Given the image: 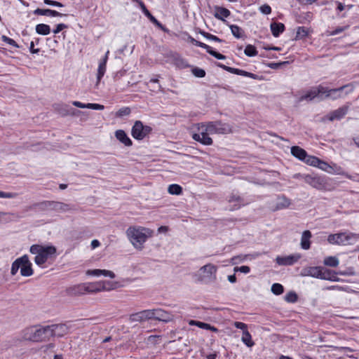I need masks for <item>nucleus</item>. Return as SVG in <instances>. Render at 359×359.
Returning <instances> with one entry per match:
<instances>
[{
    "mask_svg": "<svg viewBox=\"0 0 359 359\" xmlns=\"http://www.w3.org/2000/svg\"><path fill=\"white\" fill-rule=\"evenodd\" d=\"M346 86H344L337 88L329 89L327 87L319 85L318 86L311 88L304 95L301 96L300 100L311 101L315 98H317L319 101H322L328 97L337 99L340 97L339 93L341 92Z\"/></svg>",
    "mask_w": 359,
    "mask_h": 359,
    "instance_id": "obj_1",
    "label": "nucleus"
},
{
    "mask_svg": "<svg viewBox=\"0 0 359 359\" xmlns=\"http://www.w3.org/2000/svg\"><path fill=\"white\" fill-rule=\"evenodd\" d=\"M105 281L84 283L67 289V293L71 296H79L85 294H93L107 290Z\"/></svg>",
    "mask_w": 359,
    "mask_h": 359,
    "instance_id": "obj_2",
    "label": "nucleus"
},
{
    "mask_svg": "<svg viewBox=\"0 0 359 359\" xmlns=\"http://www.w3.org/2000/svg\"><path fill=\"white\" fill-rule=\"evenodd\" d=\"M50 327L40 325L29 327L24 330L25 339L33 342H46L50 341Z\"/></svg>",
    "mask_w": 359,
    "mask_h": 359,
    "instance_id": "obj_3",
    "label": "nucleus"
},
{
    "mask_svg": "<svg viewBox=\"0 0 359 359\" xmlns=\"http://www.w3.org/2000/svg\"><path fill=\"white\" fill-rule=\"evenodd\" d=\"M127 236L133 245L143 244L146 241L153 236L154 231L142 226H130L126 231Z\"/></svg>",
    "mask_w": 359,
    "mask_h": 359,
    "instance_id": "obj_4",
    "label": "nucleus"
},
{
    "mask_svg": "<svg viewBox=\"0 0 359 359\" xmlns=\"http://www.w3.org/2000/svg\"><path fill=\"white\" fill-rule=\"evenodd\" d=\"M57 248H29L30 252L35 254L34 262L39 266L43 267L46 262L52 263L56 257Z\"/></svg>",
    "mask_w": 359,
    "mask_h": 359,
    "instance_id": "obj_5",
    "label": "nucleus"
},
{
    "mask_svg": "<svg viewBox=\"0 0 359 359\" xmlns=\"http://www.w3.org/2000/svg\"><path fill=\"white\" fill-rule=\"evenodd\" d=\"M19 269H20V274L22 276L28 277L33 274L32 263L27 255H25L13 262L11 270V275L15 276Z\"/></svg>",
    "mask_w": 359,
    "mask_h": 359,
    "instance_id": "obj_6",
    "label": "nucleus"
},
{
    "mask_svg": "<svg viewBox=\"0 0 359 359\" xmlns=\"http://www.w3.org/2000/svg\"><path fill=\"white\" fill-rule=\"evenodd\" d=\"M358 236L351 232H340L330 234L327 237V241L332 245H354Z\"/></svg>",
    "mask_w": 359,
    "mask_h": 359,
    "instance_id": "obj_7",
    "label": "nucleus"
},
{
    "mask_svg": "<svg viewBox=\"0 0 359 359\" xmlns=\"http://www.w3.org/2000/svg\"><path fill=\"white\" fill-rule=\"evenodd\" d=\"M304 181L318 190H325L329 186L326 177L320 176L316 174H307L306 176H304Z\"/></svg>",
    "mask_w": 359,
    "mask_h": 359,
    "instance_id": "obj_8",
    "label": "nucleus"
},
{
    "mask_svg": "<svg viewBox=\"0 0 359 359\" xmlns=\"http://www.w3.org/2000/svg\"><path fill=\"white\" fill-rule=\"evenodd\" d=\"M206 132L210 134H227L231 132V126L221 121H211L207 123L205 126Z\"/></svg>",
    "mask_w": 359,
    "mask_h": 359,
    "instance_id": "obj_9",
    "label": "nucleus"
},
{
    "mask_svg": "<svg viewBox=\"0 0 359 359\" xmlns=\"http://www.w3.org/2000/svg\"><path fill=\"white\" fill-rule=\"evenodd\" d=\"M152 130L149 126L143 125L141 121H136L132 128L131 135L133 138L137 140H143Z\"/></svg>",
    "mask_w": 359,
    "mask_h": 359,
    "instance_id": "obj_10",
    "label": "nucleus"
},
{
    "mask_svg": "<svg viewBox=\"0 0 359 359\" xmlns=\"http://www.w3.org/2000/svg\"><path fill=\"white\" fill-rule=\"evenodd\" d=\"M48 326L50 327V338L62 337L69 333L70 328L67 323L52 324Z\"/></svg>",
    "mask_w": 359,
    "mask_h": 359,
    "instance_id": "obj_11",
    "label": "nucleus"
},
{
    "mask_svg": "<svg viewBox=\"0 0 359 359\" xmlns=\"http://www.w3.org/2000/svg\"><path fill=\"white\" fill-rule=\"evenodd\" d=\"M217 67L223 69L224 70H225L228 72H230L231 74H233L249 77V78H251V79H253L255 80H261L262 79V76H259V75L251 73V72H246L243 69L228 67V66H226L224 64L219 63V62H218L217 64Z\"/></svg>",
    "mask_w": 359,
    "mask_h": 359,
    "instance_id": "obj_12",
    "label": "nucleus"
},
{
    "mask_svg": "<svg viewBox=\"0 0 359 359\" xmlns=\"http://www.w3.org/2000/svg\"><path fill=\"white\" fill-rule=\"evenodd\" d=\"M301 257L302 255L299 253H294L286 256H278L276 262L280 266H291L297 262Z\"/></svg>",
    "mask_w": 359,
    "mask_h": 359,
    "instance_id": "obj_13",
    "label": "nucleus"
},
{
    "mask_svg": "<svg viewBox=\"0 0 359 359\" xmlns=\"http://www.w3.org/2000/svg\"><path fill=\"white\" fill-rule=\"evenodd\" d=\"M153 317L152 309H147L131 314L129 320L130 322H144L153 320Z\"/></svg>",
    "mask_w": 359,
    "mask_h": 359,
    "instance_id": "obj_14",
    "label": "nucleus"
},
{
    "mask_svg": "<svg viewBox=\"0 0 359 359\" xmlns=\"http://www.w3.org/2000/svg\"><path fill=\"white\" fill-rule=\"evenodd\" d=\"M153 320L168 323L173 320L174 316L161 309H152Z\"/></svg>",
    "mask_w": 359,
    "mask_h": 359,
    "instance_id": "obj_15",
    "label": "nucleus"
},
{
    "mask_svg": "<svg viewBox=\"0 0 359 359\" xmlns=\"http://www.w3.org/2000/svg\"><path fill=\"white\" fill-rule=\"evenodd\" d=\"M349 107L350 104L347 103L346 104L343 105L337 109L332 111L327 114V119L330 121L341 119L347 114L349 109Z\"/></svg>",
    "mask_w": 359,
    "mask_h": 359,
    "instance_id": "obj_16",
    "label": "nucleus"
},
{
    "mask_svg": "<svg viewBox=\"0 0 359 359\" xmlns=\"http://www.w3.org/2000/svg\"><path fill=\"white\" fill-rule=\"evenodd\" d=\"M291 154L299 160L305 162L307 164L308 159L313 156H310L307 152L299 146H293L291 147Z\"/></svg>",
    "mask_w": 359,
    "mask_h": 359,
    "instance_id": "obj_17",
    "label": "nucleus"
},
{
    "mask_svg": "<svg viewBox=\"0 0 359 359\" xmlns=\"http://www.w3.org/2000/svg\"><path fill=\"white\" fill-rule=\"evenodd\" d=\"M208 133L209 132H206L205 129L199 133H194L192 137L194 140L199 142L202 144L211 145L212 144V140L209 137Z\"/></svg>",
    "mask_w": 359,
    "mask_h": 359,
    "instance_id": "obj_18",
    "label": "nucleus"
},
{
    "mask_svg": "<svg viewBox=\"0 0 359 359\" xmlns=\"http://www.w3.org/2000/svg\"><path fill=\"white\" fill-rule=\"evenodd\" d=\"M337 275H339L337 271H334L333 270L323 267V270L321 271V276L320 279L333 282H339L341 280V279L337 276Z\"/></svg>",
    "mask_w": 359,
    "mask_h": 359,
    "instance_id": "obj_19",
    "label": "nucleus"
},
{
    "mask_svg": "<svg viewBox=\"0 0 359 359\" xmlns=\"http://www.w3.org/2000/svg\"><path fill=\"white\" fill-rule=\"evenodd\" d=\"M307 164L314 167H318V168L327 172H329V169L332 168L328 163L320 160L316 156L310 157L308 159Z\"/></svg>",
    "mask_w": 359,
    "mask_h": 359,
    "instance_id": "obj_20",
    "label": "nucleus"
},
{
    "mask_svg": "<svg viewBox=\"0 0 359 359\" xmlns=\"http://www.w3.org/2000/svg\"><path fill=\"white\" fill-rule=\"evenodd\" d=\"M323 270V266H309L304 269L303 275L320 279L321 276V271Z\"/></svg>",
    "mask_w": 359,
    "mask_h": 359,
    "instance_id": "obj_21",
    "label": "nucleus"
},
{
    "mask_svg": "<svg viewBox=\"0 0 359 359\" xmlns=\"http://www.w3.org/2000/svg\"><path fill=\"white\" fill-rule=\"evenodd\" d=\"M116 139L126 147L133 145V142L128 136L126 133L123 130H118L115 132Z\"/></svg>",
    "mask_w": 359,
    "mask_h": 359,
    "instance_id": "obj_22",
    "label": "nucleus"
},
{
    "mask_svg": "<svg viewBox=\"0 0 359 359\" xmlns=\"http://www.w3.org/2000/svg\"><path fill=\"white\" fill-rule=\"evenodd\" d=\"M34 13L35 15H46V16H51V17H62V16H67V14L61 13L57 11L51 10V9H41V8H36Z\"/></svg>",
    "mask_w": 359,
    "mask_h": 359,
    "instance_id": "obj_23",
    "label": "nucleus"
},
{
    "mask_svg": "<svg viewBox=\"0 0 359 359\" xmlns=\"http://www.w3.org/2000/svg\"><path fill=\"white\" fill-rule=\"evenodd\" d=\"M109 53V51L107 50L104 57L102 58V61L100 62L97 69V82H100L102 76H104L105 71H106V65L107 62L108 60V55Z\"/></svg>",
    "mask_w": 359,
    "mask_h": 359,
    "instance_id": "obj_24",
    "label": "nucleus"
},
{
    "mask_svg": "<svg viewBox=\"0 0 359 359\" xmlns=\"http://www.w3.org/2000/svg\"><path fill=\"white\" fill-rule=\"evenodd\" d=\"M271 33L274 37H278L285 30V25L282 22H272L270 25Z\"/></svg>",
    "mask_w": 359,
    "mask_h": 359,
    "instance_id": "obj_25",
    "label": "nucleus"
},
{
    "mask_svg": "<svg viewBox=\"0 0 359 359\" xmlns=\"http://www.w3.org/2000/svg\"><path fill=\"white\" fill-rule=\"evenodd\" d=\"M53 205V201H43L39 203H34L31 208L43 211L47 210H52Z\"/></svg>",
    "mask_w": 359,
    "mask_h": 359,
    "instance_id": "obj_26",
    "label": "nucleus"
},
{
    "mask_svg": "<svg viewBox=\"0 0 359 359\" xmlns=\"http://www.w3.org/2000/svg\"><path fill=\"white\" fill-rule=\"evenodd\" d=\"M215 10V17L221 20H224V18H228L231 15L230 11L224 7L216 6Z\"/></svg>",
    "mask_w": 359,
    "mask_h": 359,
    "instance_id": "obj_27",
    "label": "nucleus"
},
{
    "mask_svg": "<svg viewBox=\"0 0 359 359\" xmlns=\"http://www.w3.org/2000/svg\"><path fill=\"white\" fill-rule=\"evenodd\" d=\"M73 209L70 205L66 204L62 202L53 201V205L52 208V210H56L59 212H67L70 210Z\"/></svg>",
    "mask_w": 359,
    "mask_h": 359,
    "instance_id": "obj_28",
    "label": "nucleus"
},
{
    "mask_svg": "<svg viewBox=\"0 0 359 359\" xmlns=\"http://www.w3.org/2000/svg\"><path fill=\"white\" fill-rule=\"evenodd\" d=\"M70 106L66 104H57L54 105L55 110L62 116H67L69 114Z\"/></svg>",
    "mask_w": 359,
    "mask_h": 359,
    "instance_id": "obj_29",
    "label": "nucleus"
},
{
    "mask_svg": "<svg viewBox=\"0 0 359 359\" xmlns=\"http://www.w3.org/2000/svg\"><path fill=\"white\" fill-rule=\"evenodd\" d=\"M290 201L285 196H279L276 205V210H281L289 207Z\"/></svg>",
    "mask_w": 359,
    "mask_h": 359,
    "instance_id": "obj_30",
    "label": "nucleus"
},
{
    "mask_svg": "<svg viewBox=\"0 0 359 359\" xmlns=\"http://www.w3.org/2000/svg\"><path fill=\"white\" fill-rule=\"evenodd\" d=\"M312 234L310 231L306 230L302 233L301 238V247H310L311 241L310 239Z\"/></svg>",
    "mask_w": 359,
    "mask_h": 359,
    "instance_id": "obj_31",
    "label": "nucleus"
},
{
    "mask_svg": "<svg viewBox=\"0 0 359 359\" xmlns=\"http://www.w3.org/2000/svg\"><path fill=\"white\" fill-rule=\"evenodd\" d=\"M36 32L41 35H48L50 32V27L46 24H39L36 26Z\"/></svg>",
    "mask_w": 359,
    "mask_h": 359,
    "instance_id": "obj_32",
    "label": "nucleus"
},
{
    "mask_svg": "<svg viewBox=\"0 0 359 359\" xmlns=\"http://www.w3.org/2000/svg\"><path fill=\"white\" fill-rule=\"evenodd\" d=\"M241 340L248 347H252L255 345V342L252 341V336L248 330L243 332Z\"/></svg>",
    "mask_w": 359,
    "mask_h": 359,
    "instance_id": "obj_33",
    "label": "nucleus"
},
{
    "mask_svg": "<svg viewBox=\"0 0 359 359\" xmlns=\"http://www.w3.org/2000/svg\"><path fill=\"white\" fill-rule=\"evenodd\" d=\"M339 259L335 256L327 257L324 259L323 264L330 267H337L339 265Z\"/></svg>",
    "mask_w": 359,
    "mask_h": 359,
    "instance_id": "obj_34",
    "label": "nucleus"
},
{
    "mask_svg": "<svg viewBox=\"0 0 359 359\" xmlns=\"http://www.w3.org/2000/svg\"><path fill=\"white\" fill-rule=\"evenodd\" d=\"M201 271H202L203 273H207L208 276H210L216 273L217 267L212 264H208L202 266L201 268Z\"/></svg>",
    "mask_w": 359,
    "mask_h": 359,
    "instance_id": "obj_35",
    "label": "nucleus"
},
{
    "mask_svg": "<svg viewBox=\"0 0 359 359\" xmlns=\"http://www.w3.org/2000/svg\"><path fill=\"white\" fill-rule=\"evenodd\" d=\"M232 34L237 39H241L243 35V30L236 25H231L229 26Z\"/></svg>",
    "mask_w": 359,
    "mask_h": 359,
    "instance_id": "obj_36",
    "label": "nucleus"
},
{
    "mask_svg": "<svg viewBox=\"0 0 359 359\" xmlns=\"http://www.w3.org/2000/svg\"><path fill=\"white\" fill-rule=\"evenodd\" d=\"M285 300L288 303H295L298 300V295L295 292L290 291L285 294Z\"/></svg>",
    "mask_w": 359,
    "mask_h": 359,
    "instance_id": "obj_37",
    "label": "nucleus"
},
{
    "mask_svg": "<svg viewBox=\"0 0 359 359\" xmlns=\"http://www.w3.org/2000/svg\"><path fill=\"white\" fill-rule=\"evenodd\" d=\"M244 53L248 57L256 56L258 54L255 46L250 44L246 46Z\"/></svg>",
    "mask_w": 359,
    "mask_h": 359,
    "instance_id": "obj_38",
    "label": "nucleus"
},
{
    "mask_svg": "<svg viewBox=\"0 0 359 359\" xmlns=\"http://www.w3.org/2000/svg\"><path fill=\"white\" fill-rule=\"evenodd\" d=\"M168 192L170 194L180 195L182 192V188L176 184H170L168 187Z\"/></svg>",
    "mask_w": 359,
    "mask_h": 359,
    "instance_id": "obj_39",
    "label": "nucleus"
},
{
    "mask_svg": "<svg viewBox=\"0 0 359 359\" xmlns=\"http://www.w3.org/2000/svg\"><path fill=\"white\" fill-rule=\"evenodd\" d=\"M308 35V31L304 27H299L295 36L296 40L302 39Z\"/></svg>",
    "mask_w": 359,
    "mask_h": 359,
    "instance_id": "obj_40",
    "label": "nucleus"
},
{
    "mask_svg": "<svg viewBox=\"0 0 359 359\" xmlns=\"http://www.w3.org/2000/svg\"><path fill=\"white\" fill-rule=\"evenodd\" d=\"M271 292L276 295H280L283 293L284 287L280 283H273L271 286Z\"/></svg>",
    "mask_w": 359,
    "mask_h": 359,
    "instance_id": "obj_41",
    "label": "nucleus"
},
{
    "mask_svg": "<svg viewBox=\"0 0 359 359\" xmlns=\"http://www.w3.org/2000/svg\"><path fill=\"white\" fill-rule=\"evenodd\" d=\"M205 50L210 55H211L212 56L215 57V58H217L218 60H225L226 59V56L224 55H222V54L212 50L210 46H208V49H205Z\"/></svg>",
    "mask_w": 359,
    "mask_h": 359,
    "instance_id": "obj_42",
    "label": "nucleus"
},
{
    "mask_svg": "<svg viewBox=\"0 0 359 359\" xmlns=\"http://www.w3.org/2000/svg\"><path fill=\"white\" fill-rule=\"evenodd\" d=\"M131 113V110L130 107H125L118 109L116 113V117H123L125 116H128Z\"/></svg>",
    "mask_w": 359,
    "mask_h": 359,
    "instance_id": "obj_43",
    "label": "nucleus"
},
{
    "mask_svg": "<svg viewBox=\"0 0 359 359\" xmlns=\"http://www.w3.org/2000/svg\"><path fill=\"white\" fill-rule=\"evenodd\" d=\"M337 273L340 276H355L356 274L353 267H348L344 271H337Z\"/></svg>",
    "mask_w": 359,
    "mask_h": 359,
    "instance_id": "obj_44",
    "label": "nucleus"
},
{
    "mask_svg": "<svg viewBox=\"0 0 359 359\" xmlns=\"http://www.w3.org/2000/svg\"><path fill=\"white\" fill-rule=\"evenodd\" d=\"M190 325H196L201 329L208 330V328L210 327V324L206 323L204 322L197 321V320H191Z\"/></svg>",
    "mask_w": 359,
    "mask_h": 359,
    "instance_id": "obj_45",
    "label": "nucleus"
},
{
    "mask_svg": "<svg viewBox=\"0 0 359 359\" xmlns=\"http://www.w3.org/2000/svg\"><path fill=\"white\" fill-rule=\"evenodd\" d=\"M192 74L198 78H203L205 76V72L204 69L198 68V67H194L191 69Z\"/></svg>",
    "mask_w": 359,
    "mask_h": 359,
    "instance_id": "obj_46",
    "label": "nucleus"
},
{
    "mask_svg": "<svg viewBox=\"0 0 359 359\" xmlns=\"http://www.w3.org/2000/svg\"><path fill=\"white\" fill-rule=\"evenodd\" d=\"M189 40L192 44H194L196 46L203 48L204 49H208V45H207L203 42H201L199 41H197L196 39H195L194 38H193L191 36H189Z\"/></svg>",
    "mask_w": 359,
    "mask_h": 359,
    "instance_id": "obj_47",
    "label": "nucleus"
},
{
    "mask_svg": "<svg viewBox=\"0 0 359 359\" xmlns=\"http://www.w3.org/2000/svg\"><path fill=\"white\" fill-rule=\"evenodd\" d=\"M2 40L3 41L7 43L8 44L13 46V47H15V48H19V46L18 44L15 42V40H13V39H11L6 36H2Z\"/></svg>",
    "mask_w": 359,
    "mask_h": 359,
    "instance_id": "obj_48",
    "label": "nucleus"
},
{
    "mask_svg": "<svg viewBox=\"0 0 359 359\" xmlns=\"http://www.w3.org/2000/svg\"><path fill=\"white\" fill-rule=\"evenodd\" d=\"M18 196L17 193L13 192H4L0 191V198H13Z\"/></svg>",
    "mask_w": 359,
    "mask_h": 359,
    "instance_id": "obj_49",
    "label": "nucleus"
},
{
    "mask_svg": "<svg viewBox=\"0 0 359 359\" xmlns=\"http://www.w3.org/2000/svg\"><path fill=\"white\" fill-rule=\"evenodd\" d=\"M233 270L235 272L240 271L243 273H248L250 271V268L248 266H236Z\"/></svg>",
    "mask_w": 359,
    "mask_h": 359,
    "instance_id": "obj_50",
    "label": "nucleus"
},
{
    "mask_svg": "<svg viewBox=\"0 0 359 359\" xmlns=\"http://www.w3.org/2000/svg\"><path fill=\"white\" fill-rule=\"evenodd\" d=\"M104 105L96 104V103H88L87 109H94V110H102L104 109Z\"/></svg>",
    "mask_w": 359,
    "mask_h": 359,
    "instance_id": "obj_51",
    "label": "nucleus"
},
{
    "mask_svg": "<svg viewBox=\"0 0 359 359\" xmlns=\"http://www.w3.org/2000/svg\"><path fill=\"white\" fill-rule=\"evenodd\" d=\"M261 13L265 15H269L271 13V8L268 4H264L259 7Z\"/></svg>",
    "mask_w": 359,
    "mask_h": 359,
    "instance_id": "obj_52",
    "label": "nucleus"
},
{
    "mask_svg": "<svg viewBox=\"0 0 359 359\" xmlns=\"http://www.w3.org/2000/svg\"><path fill=\"white\" fill-rule=\"evenodd\" d=\"M234 327L237 329L241 330L243 332L248 330V325L243 322H238V321L235 322Z\"/></svg>",
    "mask_w": 359,
    "mask_h": 359,
    "instance_id": "obj_53",
    "label": "nucleus"
},
{
    "mask_svg": "<svg viewBox=\"0 0 359 359\" xmlns=\"http://www.w3.org/2000/svg\"><path fill=\"white\" fill-rule=\"evenodd\" d=\"M44 4L48 6H55V7H63V4L60 2L53 1V0H44Z\"/></svg>",
    "mask_w": 359,
    "mask_h": 359,
    "instance_id": "obj_54",
    "label": "nucleus"
},
{
    "mask_svg": "<svg viewBox=\"0 0 359 359\" xmlns=\"http://www.w3.org/2000/svg\"><path fill=\"white\" fill-rule=\"evenodd\" d=\"M286 63H288V62H271V63H268L267 66L273 69H276L279 68L280 66H282Z\"/></svg>",
    "mask_w": 359,
    "mask_h": 359,
    "instance_id": "obj_55",
    "label": "nucleus"
},
{
    "mask_svg": "<svg viewBox=\"0 0 359 359\" xmlns=\"http://www.w3.org/2000/svg\"><path fill=\"white\" fill-rule=\"evenodd\" d=\"M149 20L162 30L165 31L164 26L154 16L151 17Z\"/></svg>",
    "mask_w": 359,
    "mask_h": 359,
    "instance_id": "obj_56",
    "label": "nucleus"
},
{
    "mask_svg": "<svg viewBox=\"0 0 359 359\" xmlns=\"http://www.w3.org/2000/svg\"><path fill=\"white\" fill-rule=\"evenodd\" d=\"M67 28V25H65V24H63V23H60V24H58L57 25L56 27L53 29V33L54 34H58L59 32H60L62 30H63L64 29H66Z\"/></svg>",
    "mask_w": 359,
    "mask_h": 359,
    "instance_id": "obj_57",
    "label": "nucleus"
},
{
    "mask_svg": "<svg viewBox=\"0 0 359 359\" xmlns=\"http://www.w3.org/2000/svg\"><path fill=\"white\" fill-rule=\"evenodd\" d=\"M86 274L88 276H101V269L88 270L86 271Z\"/></svg>",
    "mask_w": 359,
    "mask_h": 359,
    "instance_id": "obj_58",
    "label": "nucleus"
},
{
    "mask_svg": "<svg viewBox=\"0 0 359 359\" xmlns=\"http://www.w3.org/2000/svg\"><path fill=\"white\" fill-rule=\"evenodd\" d=\"M344 175L348 180L359 182V174H355L353 175L348 173H344Z\"/></svg>",
    "mask_w": 359,
    "mask_h": 359,
    "instance_id": "obj_59",
    "label": "nucleus"
},
{
    "mask_svg": "<svg viewBox=\"0 0 359 359\" xmlns=\"http://www.w3.org/2000/svg\"><path fill=\"white\" fill-rule=\"evenodd\" d=\"M101 276H109L111 278H115V274L113 271L106 269H101Z\"/></svg>",
    "mask_w": 359,
    "mask_h": 359,
    "instance_id": "obj_60",
    "label": "nucleus"
},
{
    "mask_svg": "<svg viewBox=\"0 0 359 359\" xmlns=\"http://www.w3.org/2000/svg\"><path fill=\"white\" fill-rule=\"evenodd\" d=\"M69 116H79L80 114H81L82 112L79 110H77L74 108H72L70 107L69 108Z\"/></svg>",
    "mask_w": 359,
    "mask_h": 359,
    "instance_id": "obj_61",
    "label": "nucleus"
},
{
    "mask_svg": "<svg viewBox=\"0 0 359 359\" xmlns=\"http://www.w3.org/2000/svg\"><path fill=\"white\" fill-rule=\"evenodd\" d=\"M150 83H156V86H155L154 88V89L152 90L154 91H158V90H160L161 89V85L159 84V81L158 79H151L150 81H149Z\"/></svg>",
    "mask_w": 359,
    "mask_h": 359,
    "instance_id": "obj_62",
    "label": "nucleus"
},
{
    "mask_svg": "<svg viewBox=\"0 0 359 359\" xmlns=\"http://www.w3.org/2000/svg\"><path fill=\"white\" fill-rule=\"evenodd\" d=\"M229 201L230 203L233 201L243 202V199L239 196L232 194L231 196H230Z\"/></svg>",
    "mask_w": 359,
    "mask_h": 359,
    "instance_id": "obj_63",
    "label": "nucleus"
},
{
    "mask_svg": "<svg viewBox=\"0 0 359 359\" xmlns=\"http://www.w3.org/2000/svg\"><path fill=\"white\" fill-rule=\"evenodd\" d=\"M72 104L76 107L81 108V109H87L88 104H83L79 101H73Z\"/></svg>",
    "mask_w": 359,
    "mask_h": 359,
    "instance_id": "obj_64",
    "label": "nucleus"
}]
</instances>
